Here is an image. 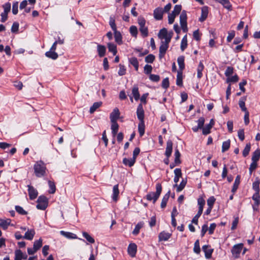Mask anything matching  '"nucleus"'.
Returning <instances> with one entry per match:
<instances>
[{
    "mask_svg": "<svg viewBox=\"0 0 260 260\" xmlns=\"http://www.w3.org/2000/svg\"><path fill=\"white\" fill-rule=\"evenodd\" d=\"M34 173L36 177H42L46 175V167L45 164L42 160L37 161L34 166Z\"/></svg>",
    "mask_w": 260,
    "mask_h": 260,
    "instance_id": "nucleus-1",
    "label": "nucleus"
},
{
    "mask_svg": "<svg viewBox=\"0 0 260 260\" xmlns=\"http://www.w3.org/2000/svg\"><path fill=\"white\" fill-rule=\"evenodd\" d=\"M162 191V187L160 183H157L156 185V191L150 192L146 196V199L149 201H153L155 203L158 199Z\"/></svg>",
    "mask_w": 260,
    "mask_h": 260,
    "instance_id": "nucleus-2",
    "label": "nucleus"
},
{
    "mask_svg": "<svg viewBox=\"0 0 260 260\" xmlns=\"http://www.w3.org/2000/svg\"><path fill=\"white\" fill-rule=\"evenodd\" d=\"M180 23L182 30L184 32H187V14L185 10L182 11L180 15Z\"/></svg>",
    "mask_w": 260,
    "mask_h": 260,
    "instance_id": "nucleus-3",
    "label": "nucleus"
},
{
    "mask_svg": "<svg viewBox=\"0 0 260 260\" xmlns=\"http://www.w3.org/2000/svg\"><path fill=\"white\" fill-rule=\"evenodd\" d=\"M37 208L40 210H45L48 206V199L45 196H40L37 200Z\"/></svg>",
    "mask_w": 260,
    "mask_h": 260,
    "instance_id": "nucleus-4",
    "label": "nucleus"
},
{
    "mask_svg": "<svg viewBox=\"0 0 260 260\" xmlns=\"http://www.w3.org/2000/svg\"><path fill=\"white\" fill-rule=\"evenodd\" d=\"M243 244L242 243L234 245L232 249V254L235 258H238L241 253Z\"/></svg>",
    "mask_w": 260,
    "mask_h": 260,
    "instance_id": "nucleus-5",
    "label": "nucleus"
},
{
    "mask_svg": "<svg viewBox=\"0 0 260 260\" xmlns=\"http://www.w3.org/2000/svg\"><path fill=\"white\" fill-rule=\"evenodd\" d=\"M202 249L205 252V257L207 259L210 258L213 252V249L211 248V246L209 245H205L203 246Z\"/></svg>",
    "mask_w": 260,
    "mask_h": 260,
    "instance_id": "nucleus-6",
    "label": "nucleus"
},
{
    "mask_svg": "<svg viewBox=\"0 0 260 260\" xmlns=\"http://www.w3.org/2000/svg\"><path fill=\"white\" fill-rule=\"evenodd\" d=\"M28 194L30 200H34L35 199L38 194L37 190L32 186L30 185H28Z\"/></svg>",
    "mask_w": 260,
    "mask_h": 260,
    "instance_id": "nucleus-7",
    "label": "nucleus"
},
{
    "mask_svg": "<svg viewBox=\"0 0 260 260\" xmlns=\"http://www.w3.org/2000/svg\"><path fill=\"white\" fill-rule=\"evenodd\" d=\"M119 116L120 112L119 109L117 108H114L110 115L111 122H117V120L119 118Z\"/></svg>",
    "mask_w": 260,
    "mask_h": 260,
    "instance_id": "nucleus-8",
    "label": "nucleus"
},
{
    "mask_svg": "<svg viewBox=\"0 0 260 260\" xmlns=\"http://www.w3.org/2000/svg\"><path fill=\"white\" fill-rule=\"evenodd\" d=\"M137 115L140 121H144V111L142 104H139L137 109Z\"/></svg>",
    "mask_w": 260,
    "mask_h": 260,
    "instance_id": "nucleus-9",
    "label": "nucleus"
},
{
    "mask_svg": "<svg viewBox=\"0 0 260 260\" xmlns=\"http://www.w3.org/2000/svg\"><path fill=\"white\" fill-rule=\"evenodd\" d=\"M137 248V245L135 243H131L128 245L127 252L131 257H134L136 256Z\"/></svg>",
    "mask_w": 260,
    "mask_h": 260,
    "instance_id": "nucleus-10",
    "label": "nucleus"
},
{
    "mask_svg": "<svg viewBox=\"0 0 260 260\" xmlns=\"http://www.w3.org/2000/svg\"><path fill=\"white\" fill-rule=\"evenodd\" d=\"M164 14L163 9L161 8H157L154 10V17L156 20H161Z\"/></svg>",
    "mask_w": 260,
    "mask_h": 260,
    "instance_id": "nucleus-11",
    "label": "nucleus"
},
{
    "mask_svg": "<svg viewBox=\"0 0 260 260\" xmlns=\"http://www.w3.org/2000/svg\"><path fill=\"white\" fill-rule=\"evenodd\" d=\"M169 46L161 42L159 49V58H162L165 56L166 52L168 49Z\"/></svg>",
    "mask_w": 260,
    "mask_h": 260,
    "instance_id": "nucleus-12",
    "label": "nucleus"
},
{
    "mask_svg": "<svg viewBox=\"0 0 260 260\" xmlns=\"http://www.w3.org/2000/svg\"><path fill=\"white\" fill-rule=\"evenodd\" d=\"M209 13L208 7L207 6H204L202 8L201 16L199 18L200 22H203L207 18Z\"/></svg>",
    "mask_w": 260,
    "mask_h": 260,
    "instance_id": "nucleus-13",
    "label": "nucleus"
},
{
    "mask_svg": "<svg viewBox=\"0 0 260 260\" xmlns=\"http://www.w3.org/2000/svg\"><path fill=\"white\" fill-rule=\"evenodd\" d=\"M27 258V255L26 254H23L21 250L18 249L15 251V258L16 260L26 259Z\"/></svg>",
    "mask_w": 260,
    "mask_h": 260,
    "instance_id": "nucleus-14",
    "label": "nucleus"
},
{
    "mask_svg": "<svg viewBox=\"0 0 260 260\" xmlns=\"http://www.w3.org/2000/svg\"><path fill=\"white\" fill-rule=\"evenodd\" d=\"M173 149V143L171 140L168 141L165 151L166 156L169 158L172 154Z\"/></svg>",
    "mask_w": 260,
    "mask_h": 260,
    "instance_id": "nucleus-15",
    "label": "nucleus"
},
{
    "mask_svg": "<svg viewBox=\"0 0 260 260\" xmlns=\"http://www.w3.org/2000/svg\"><path fill=\"white\" fill-rule=\"evenodd\" d=\"M35 235V231L34 229H28L25 233L23 238L28 240L33 239Z\"/></svg>",
    "mask_w": 260,
    "mask_h": 260,
    "instance_id": "nucleus-16",
    "label": "nucleus"
},
{
    "mask_svg": "<svg viewBox=\"0 0 260 260\" xmlns=\"http://www.w3.org/2000/svg\"><path fill=\"white\" fill-rule=\"evenodd\" d=\"M214 120L212 119L210 120V123L204 127V128H203V134L205 135L209 134L210 133V129L214 125Z\"/></svg>",
    "mask_w": 260,
    "mask_h": 260,
    "instance_id": "nucleus-17",
    "label": "nucleus"
},
{
    "mask_svg": "<svg viewBox=\"0 0 260 260\" xmlns=\"http://www.w3.org/2000/svg\"><path fill=\"white\" fill-rule=\"evenodd\" d=\"M171 236V234L169 233H167L165 231H163L159 233L158 235L159 241H167L170 238Z\"/></svg>",
    "mask_w": 260,
    "mask_h": 260,
    "instance_id": "nucleus-18",
    "label": "nucleus"
},
{
    "mask_svg": "<svg viewBox=\"0 0 260 260\" xmlns=\"http://www.w3.org/2000/svg\"><path fill=\"white\" fill-rule=\"evenodd\" d=\"M215 1L221 4L227 10H232V6L229 0H215Z\"/></svg>",
    "mask_w": 260,
    "mask_h": 260,
    "instance_id": "nucleus-19",
    "label": "nucleus"
},
{
    "mask_svg": "<svg viewBox=\"0 0 260 260\" xmlns=\"http://www.w3.org/2000/svg\"><path fill=\"white\" fill-rule=\"evenodd\" d=\"M97 51L98 55L100 57H102L105 56L106 48L105 46L102 45H98L97 46Z\"/></svg>",
    "mask_w": 260,
    "mask_h": 260,
    "instance_id": "nucleus-20",
    "label": "nucleus"
},
{
    "mask_svg": "<svg viewBox=\"0 0 260 260\" xmlns=\"http://www.w3.org/2000/svg\"><path fill=\"white\" fill-rule=\"evenodd\" d=\"M119 193L118 185L116 184L114 185L113 188L112 199L114 202H116L118 200Z\"/></svg>",
    "mask_w": 260,
    "mask_h": 260,
    "instance_id": "nucleus-21",
    "label": "nucleus"
},
{
    "mask_svg": "<svg viewBox=\"0 0 260 260\" xmlns=\"http://www.w3.org/2000/svg\"><path fill=\"white\" fill-rule=\"evenodd\" d=\"M10 219H3L0 218V226L4 229H7L8 226L11 223Z\"/></svg>",
    "mask_w": 260,
    "mask_h": 260,
    "instance_id": "nucleus-22",
    "label": "nucleus"
},
{
    "mask_svg": "<svg viewBox=\"0 0 260 260\" xmlns=\"http://www.w3.org/2000/svg\"><path fill=\"white\" fill-rule=\"evenodd\" d=\"M60 233L62 236H63L68 239H76L77 238V236L75 234H74L72 233H71V232H68L63 231H61L60 232Z\"/></svg>",
    "mask_w": 260,
    "mask_h": 260,
    "instance_id": "nucleus-23",
    "label": "nucleus"
},
{
    "mask_svg": "<svg viewBox=\"0 0 260 260\" xmlns=\"http://www.w3.org/2000/svg\"><path fill=\"white\" fill-rule=\"evenodd\" d=\"M122 162L124 165L131 167L135 163L136 160L134 159V158H124L123 159Z\"/></svg>",
    "mask_w": 260,
    "mask_h": 260,
    "instance_id": "nucleus-24",
    "label": "nucleus"
},
{
    "mask_svg": "<svg viewBox=\"0 0 260 260\" xmlns=\"http://www.w3.org/2000/svg\"><path fill=\"white\" fill-rule=\"evenodd\" d=\"M128 61L129 63L134 66L136 71L138 70L139 68V62L136 57H131L129 58Z\"/></svg>",
    "mask_w": 260,
    "mask_h": 260,
    "instance_id": "nucleus-25",
    "label": "nucleus"
},
{
    "mask_svg": "<svg viewBox=\"0 0 260 260\" xmlns=\"http://www.w3.org/2000/svg\"><path fill=\"white\" fill-rule=\"evenodd\" d=\"M132 94L136 101H138L140 99V94L138 86L135 85L133 87Z\"/></svg>",
    "mask_w": 260,
    "mask_h": 260,
    "instance_id": "nucleus-26",
    "label": "nucleus"
},
{
    "mask_svg": "<svg viewBox=\"0 0 260 260\" xmlns=\"http://www.w3.org/2000/svg\"><path fill=\"white\" fill-rule=\"evenodd\" d=\"M177 62L179 67V70L182 72L185 68L184 57L183 56H179L177 59Z\"/></svg>",
    "mask_w": 260,
    "mask_h": 260,
    "instance_id": "nucleus-27",
    "label": "nucleus"
},
{
    "mask_svg": "<svg viewBox=\"0 0 260 260\" xmlns=\"http://www.w3.org/2000/svg\"><path fill=\"white\" fill-rule=\"evenodd\" d=\"M112 125H111V130H112V133L113 137H115L118 131L119 128V125L117 122H111Z\"/></svg>",
    "mask_w": 260,
    "mask_h": 260,
    "instance_id": "nucleus-28",
    "label": "nucleus"
},
{
    "mask_svg": "<svg viewBox=\"0 0 260 260\" xmlns=\"http://www.w3.org/2000/svg\"><path fill=\"white\" fill-rule=\"evenodd\" d=\"M187 183L186 179H183L179 185L177 184H175L174 187H177V191L180 192L185 187Z\"/></svg>",
    "mask_w": 260,
    "mask_h": 260,
    "instance_id": "nucleus-29",
    "label": "nucleus"
},
{
    "mask_svg": "<svg viewBox=\"0 0 260 260\" xmlns=\"http://www.w3.org/2000/svg\"><path fill=\"white\" fill-rule=\"evenodd\" d=\"M45 55L50 58L52 59H56L58 57V54L55 51L50 50L45 53Z\"/></svg>",
    "mask_w": 260,
    "mask_h": 260,
    "instance_id": "nucleus-30",
    "label": "nucleus"
},
{
    "mask_svg": "<svg viewBox=\"0 0 260 260\" xmlns=\"http://www.w3.org/2000/svg\"><path fill=\"white\" fill-rule=\"evenodd\" d=\"M138 131L141 137L143 136L145 133L144 121H140L138 124Z\"/></svg>",
    "mask_w": 260,
    "mask_h": 260,
    "instance_id": "nucleus-31",
    "label": "nucleus"
},
{
    "mask_svg": "<svg viewBox=\"0 0 260 260\" xmlns=\"http://www.w3.org/2000/svg\"><path fill=\"white\" fill-rule=\"evenodd\" d=\"M170 191H169L163 197L160 206L162 208H164L166 207L167 205V202L170 197Z\"/></svg>",
    "mask_w": 260,
    "mask_h": 260,
    "instance_id": "nucleus-32",
    "label": "nucleus"
},
{
    "mask_svg": "<svg viewBox=\"0 0 260 260\" xmlns=\"http://www.w3.org/2000/svg\"><path fill=\"white\" fill-rule=\"evenodd\" d=\"M114 34L115 42L118 44H122V36L121 33L119 31L116 30L114 32Z\"/></svg>",
    "mask_w": 260,
    "mask_h": 260,
    "instance_id": "nucleus-33",
    "label": "nucleus"
},
{
    "mask_svg": "<svg viewBox=\"0 0 260 260\" xmlns=\"http://www.w3.org/2000/svg\"><path fill=\"white\" fill-rule=\"evenodd\" d=\"M204 69V66L202 61H200L197 69V77L199 79H200L202 76V71Z\"/></svg>",
    "mask_w": 260,
    "mask_h": 260,
    "instance_id": "nucleus-34",
    "label": "nucleus"
},
{
    "mask_svg": "<svg viewBox=\"0 0 260 260\" xmlns=\"http://www.w3.org/2000/svg\"><path fill=\"white\" fill-rule=\"evenodd\" d=\"M176 84L180 86L182 85V72L181 71L177 72Z\"/></svg>",
    "mask_w": 260,
    "mask_h": 260,
    "instance_id": "nucleus-35",
    "label": "nucleus"
},
{
    "mask_svg": "<svg viewBox=\"0 0 260 260\" xmlns=\"http://www.w3.org/2000/svg\"><path fill=\"white\" fill-rule=\"evenodd\" d=\"M144 222H139L135 226L134 231H133V234L134 235H138L140 232V230L143 226Z\"/></svg>",
    "mask_w": 260,
    "mask_h": 260,
    "instance_id": "nucleus-36",
    "label": "nucleus"
},
{
    "mask_svg": "<svg viewBox=\"0 0 260 260\" xmlns=\"http://www.w3.org/2000/svg\"><path fill=\"white\" fill-rule=\"evenodd\" d=\"M198 204L199 205V210L201 212H203V208L205 204V201L203 198H199L198 200Z\"/></svg>",
    "mask_w": 260,
    "mask_h": 260,
    "instance_id": "nucleus-37",
    "label": "nucleus"
},
{
    "mask_svg": "<svg viewBox=\"0 0 260 260\" xmlns=\"http://www.w3.org/2000/svg\"><path fill=\"white\" fill-rule=\"evenodd\" d=\"M260 157V149L256 150L252 154V161L257 162Z\"/></svg>",
    "mask_w": 260,
    "mask_h": 260,
    "instance_id": "nucleus-38",
    "label": "nucleus"
},
{
    "mask_svg": "<svg viewBox=\"0 0 260 260\" xmlns=\"http://www.w3.org/2000/svg\"><path fill=\"white\" fill-rule=\"evenodd\" d=\"M107 45L109 51L112 52L114 55H115L117 53L116 46L114 44L111 43H108Z\"/></svg>",
    "mask_w": 260,
    "mask_h": 260,
    "instance_id": "nucleus-39",
    "label": "nucleus"
},
{
    "mask_svg": "<svg viewBox=\"0 0 260 260\" xmlns=\"http://www.w3.org/2000/svg\"><path fill=\"white\" fill-rule=\"evenodd\" d=\"M168 31L166 28H164L160 30L158 37L160 39H163L164 38L166 37L168 35H169Z\"/></svg>",
    "mask_w": 260,
    "mask_h": 260,
    "instance_id": "nucleus-40",
    "label": "nucleus"
},
{
    "mask_svg": "<svg viewBox=\"0 0 260 260\" xmlns=\"http://www.w3.org/2000/svg\"><path fill=\"white\" fill-rule=\"evenodd\" d=\"M240 176L239 175H238L235 179V182H234V185L233 186V188L232 190V192H234L237 190V189L238 187V186L240 184Z\"/></svg>",
    "mask_w": 260,
    "mask_h": 260,
    "instance_id": "nucleus-41",
    "label": "nucleus"
},
{
    "mask_svg": "<svg viewBox=\"0 0 260 260\" xmlns=\"http://www.w3.org/2000/svg\"><path fill=\"white\" fill-rule=\"evenodd\" d=\"M252 198L254 201V205L258 206L260 204V196L259 192H255Z\"/></svg>",
    "mask_w": 260,
    "mask_h": 260,
    "instance_id": "nucleus-42",
    "label": "nucleus"
},
{
    "mask_svg": "<svg viewBox=\"0 0 260 260\" xmlns=\"http://www.w3.org/2000/svg\"><path fill=\"white\" fill-rule=\"evenodd\" d=\"M42 246V239H39L34 242L33 247L37 251Z\"/></svg>",
    "mask_w": 260,
    "mask_h": 260,
    "instance_id": "nucleus-43",
    "label": "nucleus"
},
{
    "mask_svg": "<svg viewBox=\"0 0 260 260\" xmlns=\"http://www.w3.org/2000/svg\"><path fill=\"white\" fill-rule=\"evenodd\" d=\"M187 36L185 35L183 37V38H182V39L181 40V46H180L181 50L182 51H183L185 50V49L187 47Z\"/></svg>",
    "mask_w": 260,
    "mask_h": 260,
    "instance_id": "nucleus-44",
    "label": "nucleus"
},
{
    "mask_svg": "<svg viewBox=\"0 0 260 260\" xmlns=\"http://www.w3.org/2000/svg\"><path fill=\"white\" fill-rule=\"evenodd\" d=\"M174 155H175V160H174L175 164H176V165L180 164L181 163V161L180 160V157L181 155H180V153L178 149H175Z\"/></svg>",
    "mask_w": 260,
    "mask_h": 260,
    "instance_id": "nucleus-45",
    "label": "nucleus"
},
{
    "mask_svg": "<svg viewBox=\"0 0 260 260\" xmlns=\"http://www.w3.org/2000/svg\"><path fill=\"white\" fill-rule=\"evenodd\" d=\"M102 104V102H99L94 103L90 108V113H93L97 109H98Z\"/></svg>",
    "mask_w": 260,
    "mask_h": 260,
    "instance_id": "nucleus-46",
    "label": "nucleus"
},
{
    "mask_svg": "<svg viewBox=\"0 0 260 260\" xmlns=\"http://www.w3.org/2000/svg\"><path fill=\"white\" fill-rule=\"evenodd\" d=\"M140 31L142 34V36L145 38L148 36V29L147 26H144L142 27H140Z\"/></svg>",
    "mask_w": 260,
    "mask_h": 260,
    "instance_id": "nucleus-47",
    "label": "nucleus"
},
{
    "mask_svg": "<svg viewBox=\"0 0 260 260\" xmlns=\"http://www.w3.org/2000/svg\"><path fill=\"white\" fill-rule=\"evenodd\" d=\"M230 140H228L226 141H224L222 143V152H224L227 151L230 147Z\"/></svg>",
    "mask_w": 260,
    "mask_h": 260,
    "instance_id": "nucleus-48",
    "label": "nucleus"
},
{
    "mask_svg": "<svg viewBox=\"0 0 260 260\" xmlns=\"http://www.w3.org/2000/svg\"><path fill=\"white\" fill-rule=\"evenodd\" d=\"M193 252L197 254H199L201 252L199 240H197L194 244Z\"/></svg>",
    "mask_w": 260,
    "mask_h": 260,
    "instance_id": "nucleus-49",
    "label": "nucleus"
},
{
    "mask_svg": "<svg viewBox=\"0 0 260 260\" xmlns=\"http://www.w3.org/2000/svg\"><path fill=\"white\" fill-rule=\"evenodd\" d=\"M129 32L133 37H137L138 34V29L136 26L132 25L129 28Z\"/></svg>",
    "mask_w": 260,
    "mask_h": 260,
    "instance_id": "nucleus-50",
    "label": "nucleus"
},
{
    "mask_svg": "<svg viewBox=\"0 0 260 260\" xmlns=\"http://www.w3.org/2000/svg\"><path fill=\"white\" fill-rule=\"evenodd\" d=\"M173 35V32H171L166 37L164 38L163 39H165V41H162L161 42L169 46V44L171 41L172 37Z\"/></svg>",
    "mask_w": 260,
    "mask_h": 260,
    "instance_id": "nucleus-51",
    "label": "nucleus"
},
{
    "mask_svg": "<svg viewBox=\"0 0 260 260\" xmlns=\"http://www.w3.org/2000/svg\"><path fill=\"white\" fill-rule=\"evenodd\" d=\"M82 234H83V236L89 243H94L95 241H94V239L92 237H91L87 233H86V232H83Z\"/></svg>",
    "mask_w": 260,
    "mask_h": 260,
    "instance_id": "nucleus-52",
    "label": "nucleus"
},
{
    "mask_svg": "<svg viewBox=\"0 0 260 260\" xmlns=\"http://www.w3.org/2000/svg\"><path fill=\"white\" fill-rule=\"evenodd\" d=\"M109 24L114 32L117 30L115 19L111 17L110 18Z\"/></svg>",
    "mask_w": 260,
    "mask_h": 260,
    "instance_id": "nucleus-53",
    "label": "nucleus"
},
{
    "mask_svg": "<svg viewBox=\"0 0 260 260\" xmlns=\"http://www.w3.org/2000/svg\"><path fill=\"white\" fill-rule=\"evenodd\" d=\"M119 70L118 71V74L119 76H123L126 74V69L124 66L120 64L119 65Z\"/></svg>",
    "mask_w": 260,
    "mask_h": 260,
    "instance_id": "nucleus-54",
    "label": "nucleus"
},
{
    "mask_svg": "<svg viewBox=\"0 0 260 260\" xmlns=\"http://www.w3.org/2000/svg\"><path fill=\"white\" fill-rule=\"evenodd\" d=\"M182 9V7L180 5H175L174 8V10L172 13L175 14L176 15H178L181 12Z\"/></svg>",
    "mask_w": 260,
    "mask_h": 260,
    "instance_id": "nucleus-55",
    "label": "nucleus"
},
{
    "mask_svg": "<svg viewBox=\"0 0 260 260\" xmlns=\"http://www.w3.org/2000/svg\"><path fill=\"white\" fill-rule=\"evenodd\" d=\"M48 184H49V186L50 188L49 193H54L56 190V187H55L54 183L53 182H52L51 181H49Z\"/></svg>",
    "mask_w": 260,
    "mask_h": 260,
    "instance_id": "nucleus-56",
    "label": "nucleus"
},
{
    "mask_svg": "<svg viewBox=\"0 0 260 260\" xmlns=\"http://www.w3.org/2000/svg\"><path fill=\"white\" fill-rule=\"evenodd\" d=\"M4 8V13L8 14L11 10V4L10 3H7L3 6Z\"/></svg>",
    "mask_w": 260,
    "mask_h": 260,
    "instance_id": "nucleus-57",
    "label": "nucleus"
},
{
    "mask_svg": "<svg viewBox=\"0 0 260 260\" xmlns=\"http://www.w3.org/2000/svg\"><path fill=\"white\" fill-rule=\"evenodd\" d=\"M259 181L258 180L255 181L252 184V188L255 192H259Z\"/></svg>",
    "mask_w": 260,
    "mask_h": 260,
    "instance_id": "nucleus-58",
    "label": "nucleus"
},
{
    "mask_svg": "<svg viewBox=\"0 0 260 260\" xmlns=\"http://www.w3.org/2000/svg\"><path fill=\"white\" fill-rule=\"evenodd\" d=\"M155 59V56L153 54H149L146 56L145 61L147 63H152Z\"/></svg>",
    "mask_w": 260,
    "mask_h": 260,
    "instance_id": "nucleus-59",
    "label": "nucleus"
},
{
    "mask_svg": "<svg viewBox=\"0 0 260 260\" xmlns=\"http://www.w3.org/2000/svg\"><path fill=\"white\" fill-rule=\"evenodd\" d=\"M250 150V144H246V146L245 147L243 151V155L244 157H246L247 156L249 153Z\"/></svg>",
    "mask_w": 260,
    "mask_h": 260,
    "instance_id": "nucleus-60",
    "label": "nucleus"
},
{
    "mask_svg": "<svg viewBox=\"0 0 260 260\" xmlns=\"http://www.w3.org/2000/svg\"><path fill=\"white\" fill-rule=\"evenodd\" d=\"M18 12V2L13 3L12 5V13L14 15H16Z\"/></svg>",
    "mask_w": 260,
    "mask_h": 260,
    "instance_id": "nucleus-61",
    "label": "nucleus"
},
{
    "mask_svg": "<svg viewBox=\"0 0 260 260\" xmlns=\"http://www.w3.org/2000/svg\"><path fill=\"white\" fill-rule=\"evenodd\" d=\"M15 210L16 211L20 214L21 215H26L27 214V212L25 211L22 207L19 206H15Z\"/></svg>",
    "mask_w": 260,
    "mask_h": 260,
    "instance_id": "nucleus-62",
    "label": "nucleus"
},
{
    "mask_svg": "<svg viewBox=\"0 0 260 260\" xmlns=\"http://www.w3.org/2000/svg\"><path fill=\"white\" fill-rule=\"evenodd\" d=\"M215 202V198L213 196L210 197L207 200V205H208V207L213 208V205H214Z\"/></svg>",
    "mask_w": 260,
    "mask_h": 260,
    "instance_id": "nucleus-63",
    "label": "nucleus"
},
{
    "mask_svg": "<svg viewBox=\"0 0 260 260\" xmlns=\"http://www.w3.org/2000/svg\"><path fill=\"white\" fill-rule=\"evenodd\" d=\"M234 69L233 67H228L225 72V75L226 77L230 76L233 73Z\"/></svg>",
    "mask_w": 260,
    "mask_h": 260,
    "instance_id": "nucleus-64",
    "label": "nucleus"
}]
</instances>
